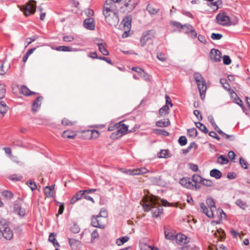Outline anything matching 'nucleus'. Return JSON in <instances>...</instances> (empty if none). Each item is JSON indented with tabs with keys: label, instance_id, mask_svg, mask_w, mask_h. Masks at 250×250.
Wrapping results in <instances>:
<instances>
[{
	"label": "nucleus",
	"instance_id": "nucleus-7",
	"mask_svg": "<svg viewBox=\"0 0 250 250\" xmlns=\"http://www.w3.org/2000/svg\"><path fill=\"white\" fill-rule=\"evenodd\" d=\"M138 3V0H125L124 5L121 9L124 13L132 12Z\"/></svg>",
	"mask_w": 250,
	"mask_h": 250
},
{
	"label": "nucleus",
	"instance_id": "nucleus-61",
	"mask_svg": "<svg viewBox=\"0 0 250 250\" xmlns=\"http://www.w3.org/2000/svg\"><path fill=\"white\" fill-rule=\"evenodd\" d=\"M98 215H100L101 217L104 218L106 219V218L107 217V212L104 208L101 209L100 212Z\"/></svg>",
	"mask_w": 250,
	"mask_h": 250
},
{
	"label": "nucleus",
	"instance_id": "nucleus-12",
	"mask_svg": "<svg viewBox=\"0 0 250 250\" xmlns=\"http://www.w3.org/2000/svg\"><path fill=\"white\" fill-rule=\"evenodd\" d=\"M1 229H2V233L1 237L3 236L7 240H10L12 238L13 236V232L10 228L7 227V224H4V226L1 228Z\"/></svg>",
	"mask_w": 250,
	"mask_h": 250
},
{
	"label": "nucleus",
	"instance_id": "nucleus-64",
	"mask_svg": "<svg viewBox=\"0 0 250 250\" xmlns=\"http://www.w3.org/2000/svg\"><path fill=\"white\" fill-rule=\"evenodd\" d=\"M74 38L71 35L65 36L63 37V41L66 42H70L73 41Z\"/></svg>",
	"mask_w": 250,
	"mask_h": 250
},
{
	"label": "nucleus",
	"instance_id": "nucleus-35",
	"mask_svg": "<svg viewBox=\"0 0 250 250\" xmlns=\"http://www.w3.org/2000/svg\"><path fill=\"white\" fill-rule=\"evenodd\" d=\"M146 10L150 14L155 15L159 11V9L154 8L151 5L148 4L146 7Z\"/></svg>",
	"mask_w": 250,
	"mask_h": 250
},
{
	"label": "nucleus",
	"instance_id": "nucleus-11",
	"mask_svg": "<svg viewBox=\"0 0 250 250\" xmlns=\"http://www.w3.org/2000/svg\"><path fill=\"white\" fill-rule=\"evenodd\" d=\"M216 19L218 24L221 25H227L229 22V18L225 12L218 14Z\"/></svg>",
	"mask_w": 250,
	"mask_h": 250
},
{
	"label": "nucleus",
	"instance_id": "nucleus-31",
	"mask_svg": "<svg viewBox=\"0 0 250 250\" xmlns=\"http://www.w3.org/2000/svg\"><path fill=\"white\" fill-rule=\"evenodd\" d=\"M117 129V130L112 133L110 136V138L113 140H116L118 139L119 137L124 135L123 133L121 132V130L119 129Z\"/></svg>",
	"mask_w": 250,
	"mask_h": 250
},
{
	"label": "nucleus",
	"instance_id": "nucleus-15",
	"mask_svg": "<svg viewBox=\"0 0 250 250\" xmlns=\"http://www.w3.org/2000/svg\"><path fill=\"white\" fill-rule=\"evenodd\" d=\"M83 24L84 27L87 29L94 30L95 29V21L93 18H89L84 20Z\"/></svg>",
	"mask_w": 250,
	"mask_h": 250
},
{
	"label": "nucleus",
	"instance_id": "nucleus-10",
	"mask_svg": "<svg viewBox=\"0 0 250 250\" xmlns=\"http://www.w3.org/2000/svg\"><path fill=\"white\" fill-rule=\"evenodd\" d=\"M180 184L185 188L193 189L194 188H199L200 186H196L191 181L189 178H183L180 180Z\"/></svg>",
	"mask_w": 250,
	"mask_h": 250
},
{
	"label": "nucleus",
	"instance_id": "nucleus-46",
	"mask_svg": "<svg viewBox=\"0 0 250 250\" xmlns=\"http://www.w3.org/2000/svg\"><path fill=\"white\" fill-rule=\"evenodd\" d=\"M201 184L206 186L207 187H211L213 183L211 180L203 178Z\"/></svg>",
	"mask_w": 250,
	"mask_h": 250
},
{
	"label": "nucleus",
	"instance_id": "nucleus-8",
	"mask_svg": "<svg viewBox=\"0 0 250 250\" xmlns=\"http://www.w3.org/2000/svg\"><path fill=\"white\" fill-rule=\"evenodd\" d=\"M118 4L114 1V0H106L103 10V13H107L110 12H117Z\"/></svg>",
	"mask_w": 250,
	"mask_h": 250
},
{
	"label": "nucleus",
	"instance_id": "nucleus-3",
	"mask_svg": "<svg viewBox=\"0 0 250 250\" xmlns=\"http://www.w3.org/2000/svg\"><path fill=\"white\" fill-rule=\"evenodd\" d=\"M194 77L198 85L201 99L204 100L207 88L205 80L199 73H194Z\"/></svg>",
	"mask_w": 250,
	"mask_h": 250
},
{
	"label": "nucleus",
	"instance_id": "nucleus-54",
	"mask_svg": "<svg viewBox=\"0 0 250 250\" xmlns=\"http://www.w3.org/2000/svg\"><path fill=\"white\" fill-rule=\"evenodd\" d=\"M223 63L225 65H229L231 63V60L229 56L225 55L223 57Z\"/></svg>",
	"mask_w": 250,
	"mask_h": 250
},
{
	"label": "nucleus",
	"instance_id": "nucleus-14",
	"mask_svg": "<svg viewBox=\"0 0 250 250\" xmlns=\"http://www.w3.org/2000/svg\"><path fill=\"white\" fill-rule=\"evenodd\" d=\"M42 96H39L33 102L31 108L32 111L33 112H36L38 110L39 108L41 107V105L42 103Z\"/></svg>",
	"mask_w": 250,
	"mask_h": 250
},
{
	"label": "nucleus",
	"instance_id": "nucleus-40",
	"mask_svg": "<svg viewBox=\"0 0 250 250\" xmlns=\"http://www.w3.org/2000/svg\"><path fill=\"white\" fill-rule=\"evenodd\" d=\"M165 237L168 240H174L175 235L172 232H167V230L165 231Z\"/></svg>",
	"mask_w": 250,
	"mask_h": 250
},
{
	"label": "nucleus",
	"instance_id": "nucleus-19",
	"mask_svg": "<svg viewBox=\"0 0 250 250\" xmlns=\"http://www.w3.org/2000/svg\"><path fill=\"white\" fill-rule=\"evenodd\" d=\"M115 126L116 129H119L124 135L128 131V126L124 124L123 121L115 124Z\"/></svg>",
	"mask_w": 250,
	"mask_h": 250
},
{
	"label": "nucleus",
	"instance_id": "nucleus-60",
	"mask_svg": "<svg viewBox=\"0 0 250 250\" xmlns=\"http://www.w3.org/2000/svg\"><path fill=\"white\" fill-rule=\"evenodd\" d=\"M157 58L162 62H165L167 60V58L165 57V55L162 53H158L157 55Z\"/></svg>",
	"mask_w": 250,
	"mask_h": 250
},
{
	"label": "nucleus",
	"instance_id": "nucleus-56",
	"mask_svg": "<svg viewBox=\"0 0 250 250\" xmlns=\"http://www.w3.org/2000/svg\"><path fill=\"white\" fill-rule=\"evenodd\" d=\"M168 155V151L164 149L161 150L160 152L158 154V157L159 158H167Z\"/></svg>",
	"mask_w": 250,
	"mask_h": 250
},
{
	"label": "nucleus",
	"instance_id": "nucleus-1",
	"mask_svg": "<svg viewBox=\"0 0 250 250\" xmlns=\"http://www.w3.org/2000/svg\"><path fill=\"white\" fill-rule=\"evenodd\" d=\"M163 205L166 206L168 203L166 200H160L156 197H147L146 201L143 205L145 211H148L151 210L152 216L154 217H157L163 212V208L161 206V203Z\"/></svg>",
	"mask_w": 250,
	"mask_h": 250
},
{
	"label": "nucleus",
	"instance_id": "nucleus-34",
	"mask_svg": "<svg viewBox=\"0 0 250 250\" xmlns=\"http://www.w3.org/2000/svg\"><path fill=\"white\" fill-rule=\"evenodd\" d=\"M129 237L127 236H124L123 237L119 238L116 240V244L118 246H121L123 245L125 242H126L128 241Z\"/></svg>",
	"mask_w": 250,
	"mask_h": 250
},
{
	"label": "nucleus",
	"instance_id": "nucleus-9",
	"mask_svg": "<svg viewBox=\"0 0 250 250\" xmlns=\"http://www.w3.org/2000/svg\"><path fill=\"white\" fill-rule=\"evenodd\" d=\"M106 221V219L101 217L100 215L93 216L91 218V225L94 227L104 229L105 227Z\"/></svg>",
	"mask_w": 250,
	"mask_h": 250
},
{
	"label": "nucleus",
	"instance_id": "nucleus-18",
	"mask_svg": "<svg viewBox=\"0 0 250 250\" xmlns=\"http://www.w3.org/2000/svg\"><path fill=\"white\" fill-rule=\"evenodd\" d=\"M84 195V191L80 190L77 192L71 198L70 200L71 204H74L77 201L80 200Z\"/></svg>",
	"mask_w": 250,
	"mask_h": 250
},
{
	"label": "nucleus",
	"instance_id": "nucleus-32",
	"mask_svg": "<svg viewBox=\"0 0 250 250\" xmlns=\"http://www.w3.org/2000/svg\"><path fill=\"white\" fill-rule=\"evenodd\" d=\"M196 126L201 131L205 133L208 132V130L206 126L200 122L195 123Z\"/></svg>",
	"mask_w": 250,
	"mask_h": 250
},
{
	"label": "nucleus",
	"instance_id": "nucleus-45",
	"mask_svg": "<svg viewBox=\"0 0 250 250\" xmlns=\"http://www.w3.org/2000/svg\"><path fill=\"white\" fill-rule=\"evenodd\" d=\"M154 131H155L156 133L158 135H162L165 136H168L169 135V133L163 129H156Z\"/></svg>",
	"mask_w": 250,
	"mask_h": 250
},
{
	"label": "nucleus",
	"instance_id": "nucleus-52",
	"mask_svg": "<svg viewBox=\"0 0 250 250\" xmlns=\"http://www.w3.org/2000/svg\"><path fill=\"white\" fill-rule=\"evenodd\" d=\"M18 209V215L21 217H23L25 215V210L21 206H18L17 210Z\"/></svg>",
	"mask_w": 250,
	"mask_h": 250
},
{
	"label": "nucleus",
	"instance_id": "nucleus-16",
	"mask_svg": "<svg viewBox=\"0 0 250 250\" xmlns=\"http://www.w3.org/2000/svg\"><path fill=\"white\" fill-rule=\"evenodd\" d=\"M187 236L182 234H177L175 235V240L179 244L184 245L187 243Z\"/></svg>",
	"mask_w": 250,
	"mask_h": 250
},
{
	"label": "nucleus",
	"instance_id": "nucleus-42",
	"mask_svg": "<svg viewBox=\"0 0 250 250\" xmlns=\"http://www.w3.org/2000/svg\"><path fill=\"white\" fill-rule=\"evenodd\" d=\"M133 71H135L136 72H137L140 77H143L144 75H145V71H144V70L141 68H140V67H132V69H131Z\"/></svg>",
	"mask_w": 250,
	"mask_h": 250
},
{
	"label": "nucleus",
	"instance_id": "nucleus-57",
	"mask_svg": "<svg viewBox=\"0 0 250 250\" xmlns=\"http://www.w3.org/2000/svg\"><path fill=\"white\" fill-rule=\"evenodd\" d=\"M69 243L71 247H73L74 245H78L80 244V242L73 238H68Z\"/></svg>",
	"mask_w": 250,
	"mask_h": 250
},
{
	"label": "nucleus",
	"instance_id": "nucleus-24",
	"mask_svg": "<svg viewBox=\"0 0 250 250\" xmlns=\"http://www.w3.org/2000/svg\"><path fill=\"white\" fill-rule=\"evenodd\" d=\"M170 125V122L168 119H164L159 121L156 123V125L159 127H166Z\"/></svg>",
	"mask_w": 250,
	"mask_h": 250
},
{
	"label": "nucleus",
	"instance_id": "nucleus-50",
	"mask_svg": "<svg viewBox=\"0 0 250 250\" xmlns=\"http://www.w3.org/2000/svg\"><path fill=\"white\" fill-rule=\"evenodd\" d=\"M136 174L137 175L146 173L148 172V170L145 167H141L140 168L136 169Z\"/></svg>",
	"mask_w": 250,
	"mask_h": 250
},
{
	"label": "nucleus",
	"instance_id": "nucleus-49",
	"mask_svg": "<svg viewBox=\"0 0 250 250\" xmlns=\"http://www.w3.org/2000/svg\"><path fill=\"white\" fill-rule=\"evenodd\" d=\"M178 143L182 146H185L187 143V139L184 136H181L178 140Z\"/></svg>",
	"mask_w": 250,
	"mask_h": 250
},
{
	"label": "nucleus",
	"instance_id": "nucleus-41",
	"mask_svg": "<svg viewBox=\"0 0 250 250\" xmlns=\"http://www.w3.org/2000/svg\"><path fill=\"white\" fill-rule=\"evenodd\" d=\"M88 132L90 133L91 139H97L99 136V132L96 130H88Z\"/></svg>",
	"mask_w": 250,
	"mask_h": 250
},
{
	"label": "nucleus",
	"instance_id": "nucleus-22",
	"mask_svg": "<svg viewBox=\"0 0 250 250\" xmlns=\"http://www.w3.org/2000/svg\"><path fill=\"white\" fill-rule=\"evenodd\" d=\"M21 92L23 95L26 96H29L32 95L36 94L37 93L35 92L31 91L26 86H22L21 87Z\"/></svg>",
	"mask_w": 250,
	"mask_h": 250
},
{
	"label": "nucleus",
	"instance_id": "nucleus-4",
	"mask_svg": "<svg viewBox=\"0 0 250 250\" xmlns=\"http://www.w3.org/2000/svg\"><path fill=\"white\" fill-rule=\"evenodd\" d=\"M131 18L129 17H125L121 21L119 25V28L124 30V32L122 34V38H125L129 36V32L131 27Z\"/></svg>",
	"mask_w": 250,
	"mask_h": 250
},
{
	"label": "nucleus",
	"instance_id": "nucleus-30",
	"mask_svg": "<svg viewBox=\"0 0 250 250\" xmlns=\"http://www.w3.org/2000/svg\"><path fill=\"white\" fill-rule=\"evenodd\" d=\"M56 50L58 51L70 52L72 51L73 48L71 46H59L56 47Z\"/></svg>",
	"mask_w": 250,
	"mask_h": 250
},
{
	"label": "nucleus",
	"instance_id": "nucleus-48",
	"mask_svg": "<svg viewBox=\"0 0 250 250\" xmlns=\"http://www.w3.org/2000/svg\"><path fill=\"white\" fill-rule=\"evenodd\" d=\"M4 62L0 61V75H3L6 72L7 70V68H4Z\"/></svg>",
	"mask_w": 250,
	"mask_h": 250
},
{
	"label": "nucleus",
	"instance_id": "nucleus-62",
	"mask_svg": "<svg viewBox=\"0 0 250 250\" xmlns=\"http://www.w3.org/2000/svg\"><path fill=\"white\" fill-rule=\"evenodd\" d=\"M194 146H196L195 143L194 142L191 143L187 148L183 150V153H188Z\"/></svg>",
	"mask_w": 250,
	"mask_h": 250
},
{
	"label": "nucleus",
	"instance_id": "nucleus-27",
	"mask_svg": "<svg viewBox=\"0 0 250 250\" xmlns=\"http://www.w3.org/2000/svg\"><path fill=\"white\" fill-rule=\"evenodd\" d=\"M1 195L7 200H10L13 198L14 194L9 190H5L2 192Z\"/></svg>",
	"mask_w": 250,
	"mask_h": 250
},
{
	"label": "nucleus",
	"instance_id": "nucleus-55",
	"mask_svg": "<svg viewBox=\"0 0 250 250\" xmlns=\"http://www.w3.org/2000/svg\"><path fill=\"white\" fill-rule=\"evenodd\" d=\"M171 25H172L178 28L179 29H183L184 28V25H182L180 22L176 21H172L170 22Z\"/></svg>",
	"mask_w": 250,
	"mask_h": 250
},
{
	"label": "nucleus",
	"instance_id": "nucleus-58",
	"mask_svg": "<svg viewBox=\"0 0 250 250\" xmlns=\"http://www.w3.org/2000/svg\"><path fill=\"white\" fill-rule=\"evenodd\" d=\"M239 161H240V164L241 167L243 168H244V169L248 168V167H247L248 163L245 160H244L243 158H240Z\"/></svg>",
	"mask_w": 250,
	"mask_h": 250
},
{
	"label": "nucleus",
	"instance_id": "nucleus-13",
	"mask_svg": "<svg viewBox=\"0 0 250 250\" xmlns=\"http://www.w3.org/2000/svg\"><path fill=\"white\" fill-rule=\"evenodd\" d=\"M209 55L211 60L215 62L220 61L222 58L221 52L219 50L214 48L211 50Z\"/></svg>",
	"mask_w": 250,
	"mask_h": 250
},
{
	"label": "nucleus",
	"instance_id": "nucleus-5",
	"mask_svg": "<svg viewBox=\"0 0 250 250\" xmlns=\"http://www.w3.org/2000/svg\"><path fill=\"white\" fill-rule=\"evenodd\" d=\"M105 21L111 26H116L119 22L118 13L110 12L103 13Z\"/></svg>",
	"mask_w": 250,
	"mask_h": 250
},
{
	"label": "nucleus",
	"instance_id": "nucleus-20",
	"mask_svg": "<svg viewBox=\"0 0 250 250\" xmlns=\"http://www.w3.org/2000/svg\"><path fill=\"white\" fill-rule=\"evenodd\" d=\"M54 187L46 186L44 188V192L46 197H52L54 195Z\"/></svg>",
	"mask_w": 250,
	"mask_h": 250
},
{
	"label": "nucleus",
	"instance_id": "nucleus-59",
	"mask_svg": "<svg viewBox=\"0 0 250 250\" xmlns=\"http://www.w3.org/2000/svg\"><path fill=\"white\" fill-rule=\"evenodd\" d=\"M123 172L126 173V174L129 175H137V174H136V169H132V170H131V169L125 170L124 171H123Z\"/></svg>",
	"mask_w": 250,
	"mask_h": 250
},
{
	"label": "nucleus",
	"instance_id": "nucleus-25",
	"mask_svg": "<svg viewBox=\"0 0 250 250\" xmlns=\"http://www.w3.org/2000/svg\"><path fill=\"white\" fill-rule=\"evenodd\" d=\"M99 51L104 56H107L109 54L108 51L106 49V44L104 42L103 44L98 43Z\"/></svg>",
	"mask_w": 250,
	"mask_h": 250
},
{
	"label": "nucleus",
	"instance_id": "nucleus-28",
	"mask_svg": "<svg viewBox=\"0 0 250 250\" xmlns=\"http://www.w3.org/2000/svg\"><path fill=\"white\" fill-rule=\"evenodd\" d=\"M213 235L218 239L222 240L225 238V232L223 230L216 229L213 233Z\"/></svg>",
	"mask_w": 250,
	"mask_h": 250
},
{
	"label": "nucleus",
	"instance_id": "nucleus-53",
	"mask_svg": "<svg viewBox=\"0 0 250 250\" xmlns=\"http://www.w3.org/2000/svg\"><path fill=\"white\" fill-rule=\"evenodd\" d=\"M223 36L221 34L219 33H212L211 35V38L214 40H219L222 38Z\"/></svg>",
	"mask_w": 250,
	"mask_h": 250
},
{
	"label": "nucleus",
	"instance_id": "nucleus-23",
	"mask_svg": "<svg viewBox=\"0 0 250 250\" xmlns=\"http://www.w3.org/2000/svg\"><path fill=\"white\" fill-rule=\"evenodd\" d=\"M210 175L216 179H219L222 177V174L220 170L217 169H213L210 171Z\"/></svg>",
	"mask_w": 250,
	"mask_h": 250
},
{
	"label": "nucleus",
	"instance_id": "nucleus-33",
	"mask_svg": "<svg viewBox=\"0 0 250 250\" xmlns=\"http://www.w3.org/2000/svg\"><path fill=\"white\" fill-rule=\"evenodd\" d=\"M217 162L221 165H225L229 162V160L226 157L222 155L218 158Z\"/></svg>",
	"mask_w": 250,
	"mask_h": 250
},
{
	"label": "nucleus",
	"instance_id": "nucleus-63",
	"mask_svg": "<svg viewBox=\"0 0 250 250\" xmlns=\"http://www.w3.org/2000/svg\"><path fill=\"white\" fill-rule=\"evenodd\" d=\"M56 234L55 233H51L50 234L49 236V238H48V240L52 242V243H54L55 241H56Z\"/></svg>",
	"mask_w": 250,
	"mask_h": 250
},
{
	"label": "nucleus",
	"instance_id": "nucleus-39",
	"mask_svg": "<svg viewBox=\"0 0 250 250\" xmlns=\"http://www.w3.org/2000/svg\"><path fill=\"white\" fill-rule=\"evenodd\" d=\"M220 83L225 89L227 90L230 89V85L226 79H221Z\"/></svg>",
	"mask_w": 250,
	"mask_h": 250
},
{
	"label": "nucleus",
	"instance_id": "nucleus-36",
	"mask_svg": "<svg viewBox=\"0 0 250 250\" xmlns=\"http://www.w3.org/2000/svg\"><path fill=\"white\" fill-rule=\"evenodd\" d=\"M202 180L203 178L199 175L194 174L192 177V180L195 184L196 186H197L196 185L197 183L201 184Z\"/></svg>",
	"mask_w": 250,
	"mask_h": 250
},
{
	"label": "nucleus",
	"instance_id": "nucleus-29",
	"mask_svg": "<svg viewBox=\"0 0 250 250\" xmlns=\"http://www.w3.org/2000/svg\"><path fill=\"white\" fill-rule=\"evenodd\" d=\"M169 108L168 105H165L159 110V114L161 116H164L168 114Z\"/></svg>",
	"mask_w": 250,
	"mask_h": 250
},
{
	"label": "nucleus",
	"instance_id": "nucleus-38",
	"mask_svg": "<svg viewBox=\"0 0 250 250\" xmlns=\"http://www.w3.org/2000/svg\"><path fill=\"white\" fill-rule=\"evenodd\" d=\"M188 134L189 136L194 138L197 135V130L195 128L188 129Z\"/></svg>",
	"mask_w": 250,
	"mask_h": 250
},
{
	"label": "nucleus",
	"instance_id": "nucleus-43",
	"mask_svg": "<svg viewBox=\"0 0 250 250\" xmlns=\"http://www.w3.org/2000/svg\"><path fill=\"white\" fill-rule=\"evenodd\" d=\"M62 125H64L71 126V125H74L75 124V122L70 121L67 118H64L62 120Z\"/></svg>",
	"mask_w": 250,
	"mask_h": 250
},
{
	"label": "nucleus",
	"instance_id": "nucleus-6",
	"mask_svg": "<svg viewBox=\"0 0 250 250\" xmlns=\"http://www.w3.org/2000/svg\"><path fill=\"white\" fill-rule=\"evenodd\" d=\"M26 16H29L34 14L36 10V1L34 0H29L23 7L18 6Z\"/></svg>",
	"mask_w": 250,
	"mask_h": 250
},
{
	"label": "nucleus",
	"instance_id": "nucleus-44",
	"mask_svg": "<svg viewBox=\"0 0 250 250\" xmlns=\"http://www.w3.org/2000/svg\"><path fill=\"white\" fill-rule=\"evenodd\" d=\"M26 185L30 188L32 191L35 190L37 188L36 183L31 180L27 181Z\"/></svg>",
	"mask_w": 250,
	"mask_h": 250
},
{
	"label": "nucleus",
	"instance_id": "nucleus-37",
	"mask_svg": "<svg viewBox=\"0 0 250 250\" xmlns=\"http://www.w3.org/2000/svg\"><path fill=\"white\" fill-rule=\"evenodd\" d=\"M237 206L243 209H246L247 207V203L243 202L241 199H237L235 202Z\"/></svg>",
	"mask_w": 250,
	"mask_h": 250
},
{
	"label": "nucleus",
	"instance_id": "nucleus-26",
	"mask_svg": "<svg viewBox=\"0 0 250 250\" xmlns=\"http://www.w3.org/2000/svg\"><path fill=\"white\" fill-rule=\"evenodd\" d=\"M62 137L64 138L74 139L76 136L74 132L64 131L62 133Z\"/></svg>",
	"mask_w": 250,
	"mask_h": 250
},
{
	"label": "nucleus",
	"instance_id": "nucleus-51",
	"mask_svg": "<svg viewBox=\"0 0 250 250\" xmlns=\"http://www.w3.org/2000/svg\"><path fill=\"white\" fill-rule=\"evenodd\" d=\"M80 229L79 227L76 224H74L70 228V230L74 233H78L80 231Z\"/></svg>",
	"mask_w": 250,
	"mask_h": 250
},
{
	"label": "nucleus",
	"instance_id": "nucleus-17",
	"mask_svg": "<svg viewBox=\"0 0 250 250\" xmlns=\"http://www.w3.org/2000/svg\"><path fill=\"white\" fill-rule=\"evenodd\" d=\"M151 31H147V32L144 33L140 40V43L142 46H144L146 45V42L149 40L151 39L150 36Z\"/></svg>",
	"mask_w": 250,
	"mask_h": 250
},
{
	"label": "nucleus",
	"instance_id": "nucleus-2",
	"mask_svg": "<svg viewBox=\"0 0 250 250\" xmlns=\"http://www.w3.org/2000/svg\"><path fill=\"white\" fill-rule=\"evenodd\" d=\"M206 203L208 208L206 206L204 203L200 204L201 211L205 214L208 217L213 218L215 212L217 211L215 203L213 198L209 197L207 199Z\"/></svg>",
	"mask_w": 250,
	"mask_h": 250
},
{
	"label": "nucleus",
	"instance_id": "nucleus-47",
	"mask_svg": "<svg viewBox=\"0 0 250 250\" xmlns=\"http://www.w3.org/2000/svg\"><path fill=\"white\" fill-rule=\"evenodd\" d=\"M5 95V89L4 84H0V98L2 99Z\"/></svg>",
	"mask_w": 250,
	"mask_h": 250
},
{
	"label": "nucleus",
	"instance_id": "nucleus-21",
	"mask_svg": "<svg viewBox=\"0 0 250 250\" xmlns=\"http://www.w3.org/2000/svg\"><path fill=\"white\" fill-rule=\"evenodd\" d=\"M8 107L3 101L0 102V118L3 117L8 110Z\"/></svg>",
	"mask_w": 250,
	"mask_h": 250
}]
</instances>
